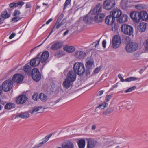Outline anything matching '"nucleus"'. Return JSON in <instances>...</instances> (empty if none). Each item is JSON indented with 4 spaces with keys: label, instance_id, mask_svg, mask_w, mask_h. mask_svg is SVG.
I'll return each instance as SVG.
<instances>
[{
    "label": "nucleus",
    "instance_id": "1",
    "mask_svg": "<svg viewBox=\"0 0 148 148\" xmlns=\"http://www.w3.org/2000/svg\"><path fill=\"white\" fill-rule=\"evenodd\" d=\"M102 6L100 3H98L95 8L96 13L94 20L97 23L102 22L105 16V14L104 13H101L102 12Z\"/></svg>",
    "mask_w": 148,
    "mask_h": 148
},
{
    "label": "nucleus",
    "instance_id": "2",
    "mask_svg": "<svg viewBox=\"0 0 148 148\" xmlns=\"http://www.w3.org/2000/svg\"><path fill=\"white\" fill-rule=\"evenodd\" d=\"M74 72L79 75H83L85 72V67L83 63L76 62L73 65Z\"/></svg>",
    "mask_w": 148,
    "mask_h": 148
},
{
    "label": "nucleus",
    "instance_id": "3",
    "mask_svg": "<svg viewBox=\"0 0 148 148\" xmlns=\"http://www.w3.org/2000/svg\"><path fill=\"white\" fill-rule=\"evenodd\" d=\"M121 30L125 34L130 36L132 35L134 32L133 27L126 24H123L121 25Z\"/></svg>",
    "mask_w": 148,
    "mask_h": 148
},
{
    "label": "nucleus",
    "instance_id": "4",
    "mask_svg": "<svg viewBox=\"0 0 148 148\" xmlns=\"http://www.w3.org/2000/svg\"><path fill=\"white\" fill-rule=\"evenodd\" d=\"M138 48L137 43L134 42H130L126 46V51L127 52H134L137 50Z\"/></svg>",
    "mask_w": 148,
    "mask_h": 148
},
{
    "label": "nucleus",
    "instance_id": "5",
    "mask_svg": "<svg viewBox=\"0 0 148 148\" xmlns=\"http://www.w3.org/2000/svg\"><path fill=\"white\" fill-rule=\"evenodd\" d=\"M31 75L33 79L36 82L39 81L41 79V73L37 68H34L32 70Z\"/></svg>",
    "mask_w": 148,
    "mask_h": 148
},
{
    "label": "nucleus",
    "instance_id": "6",
    "mask_svg": "<svg viewBox=\"0 0 148 148\" xmlns=\"http://www.w3.org/2000/svg\"><path fill=\"white\" fill-rule=\"evenodd\" d=\"M13 84V82L11 80H7L3 83L2 88L5 92L9 91L12 88Z\"/></svg>",
    "mask_w": 148,
    "mask_h": 148
},
{
    "label": "nucleus",
    "instance_id": "7",
    "mask_svg": "<svg viewBox=\"0 0 148 148\" xmlns=\"http://www.w3.org/2000/svg\"><path fill=\"white\" fill-rule=\"evenodd\" d=\"M115 2L114 0H106L103 3V8L107 10H110L114 7Z\"/></svg>",
    "mask_w": 148,
    "mask_h": 148
},
{
    "label": "nucleus",
    "instance_id": "8",
    "mask_svg": "<svg viewBox=\"0 0 148 148\" xmlns=\"http://www.w3.org/2000/svg\"><path fill=\"white\" fill-rule=\"evenodd\" d=\"M63 45L62 42L61 41H57L52 43L50 48L52 50L56 51L61 48Z\"/></svg>",
    "mask_w": 148,
    "mask_h": 148
},
{
    "label": "nucleus",
    "instance_id": "9",
    "mask_svg": "<svg viewBox=\"0 0 148 148\" xmlns=\"http://www.w3.org/2000/svg\"><path fill=\"white\" fill-rule=\"evenodd\" d=\"M121 43L120 37L117 35L114 36L112 39L113 48L116 49L119 47Z\"/></svg>",
    "mask_w": 148,
    "mask_h": 148
},
{
    "label": "nucleus",
    "instance_id": "10",
    "mask_svg": "<svg viewBox=\"0 0 148 148\" xmlns=\"http://www.w3.org/2000/svg\"><path fill=\"white\" fill-rule=\"evenodd\" d=\"M130 16L134 21L138 23L140 22L141 17L140 12L135 11L133 12L130 14Z\"/></svg>",
    "mask_w": 148,
    "mask_h": 148
},
{
    "label": "nucleus",
    "instance_id": "11",
    "mask_svg": "<svg viewBox=\"0 0 148 148\" xmlns=\"http://www.w3.org/2000/svg\"><path fill=\"white\" fill-rule=\"evenodd\" d=\"M40 53H38L36 56V58L32 59L30 62V64L31 66L34 67L38 66L40 63L41 62L39 58Z\"/></svg>",
    "mask_w": 148,
    "mask_h": 148
},
{
    "label": "nucleus",
    "instance_id": "12",
    "mask_svg": "<svg viewBox=\"0 0 148 148\" xmlns=\"http://www.w3.org/2000/svg\"><path fill=\"white\" fill-rule=\"evenodd\" d=\"M27 100V97L24 95H20L16 99V103L20 104L25 103Z\"/></svg>",
    "mask_w": 148,
    "mask_h": 148
},
{
    "label": "nucleus",
    "instance_id": "13",
    "mask_svg": "<svg viewBox=\"0 0 148 148\" xmlns=\"http://www.w3.org/2000/svg\"><path fill=\"white\" fill-rule=\"evenodd\" d=\"M147 25H148L147 23L144 22H142L140 23L139 25H138L136 24L135 25V27L137 29L138 31L142 32L145 31L146 29Z\"/></svg>",
    "mask_w": 148,
    "mask_h": 148
},
{
    "label": "nucleus",
    "instance_id": "14",
    "mask_svg": "<svg viewBox=\"0 0 148 148\" xmlns=\"http://www.w3.org/2000/svg\"><path fill=\"white\" fill-rule=\"evenodd\" d=\"M24 77L21 74H16L13 76L12 81L14 82L19 83L23 81Z\"/></svg>",
    "mask_w": 148,
    "mask_h": 148
},
{
    "label": "nucleus",
    "instance_id": "15",
    "mask_svg": "<svg viewBox=\"0 0 148 148\" xmlns=\"http://www.w3.org/2000/svg\"><path fill=\"white\" fill-rule=\"evenodd\" d=\"M74 56L77 59L82 60L86 57V54L82 51H77L75 52Z\"/></svg>",
    "mask_w": 148,
    "mask_h": 148
},
{
    "label": "nucleus",
    "instance_id": "16",
    "mask_svg": "<svg viewBox=\"0 0 148 148\" xmlns=\"http://www.w3.org/2000/svg\"><path fill=\"white\" fill-rule=\"evenodd\" d=\"M76 77V74L73 70H71L67 73L66 78L73 82L75 80Z\"/></svg>",
    "mask_w": 148,
    "mask_h": 148
},
{
    "label": "nucleus",
    "instance_id": "17",
    "mask_svg": "<svg viewBox=\"0 0 148 148\" xmlns=\"http://www.w3.org/2000/svg\"><path fill=\"white\" fill-rule=\"evenodd\" d=\"M40 53L39 58L41 60V62L43 63L45 62L49 57V54L47 51H44L42 54L40 55Z\"/></svg>",
    "mask_w": 148,
    "mask_h": 148
},
{
    "label": "nucleus",
    "instance_id": "18",
    "mask_svg": "<svg viewBox=\"0 0 148 148\" xmlns=\"http://www.w3.org/2000/svg\"><path fill=\"white\" fill-rule=\"evenodd\" d=\"M121 14L122 12L121 10L118 9H114L112 11L111 15L115 19L119 18L121 15Z\"/></svg>",
    "mask_w": 148,
    "mask_h": 148
},
{
    "label": "nucleus",
    "instance_id": "19",
    "mask_svg": "<svg viewBox=\"0 0 148 148\" xmlns=\"http://www.w3.org/2000/svg\"><path fill=\"white\" fill-rule=\"evenodd\" d=\"M61 145L62 148H74L73 143L69 141H66L62 143Z\"/></svg>",
    "mask_w": 148,
    "mask_h": 148
},
{
    "label": "nucleus",
    "instance_id": "20",
    "mask_svg": "<svg viewBox=\"0 0 148 148\" xmlns=\"http://www.w3.org/2000/svg\"><path fill=\"white\" fill-rule=\"evenodd\" d=\"M93 19L92 15L88 14L84 17L83 21L86 24H90L92 23Z\"/></svg>",
    "mask_w": 148,
    "mask_h": 148
},
{
    "label": "nucleus",
    "instance_id": "21",
    "mask_svg": "<svg viewBox=\"0 0 148 148\" xmlns=\"http://www.w3.org/2000/svg\"><path fill=\"white\" fill-rule=\"evenodd\" d=\"M118 77L119 79H120L121 81L122 82H123L124 81L125 82H130L131 81H134L136 80H140V79L137 77H131L130 78H127L124 80L123 77H122L121 75L119 74L118 75Z\"/></svg>",
    "mask_w": 148,
    "mask_h": 148
},
{
    "label": "nucleus",
    "instance_id": "22",
    "mask_svg": "<svg viewBox=\"0 0 148 148\" xmlns=\"http://www.w3.org/2000/svg\"><path fill=\"white\" fill-rule=\"evenodd\" d=\"M128 18L129 17L127 15L121 14L117 20V21L119 23H122L127 22Z\"/></svg>",
    "mask_w": 148,
    "mask_h": 148
},
{
    "label": "nucleus",
    "instance_id": "23",
    "mask_svg": "<svg viewBox=\"0 0 148 148\" xmlns=\"http://www.w3.org/2000/svg\"><path fill=\"white\" fill-rule=\"evenodd\" d=\"M87 147L88 148H93L96 145L97 142L91 138L87 139Z\"/></svg>",
    "mask_w": 148,
    "mask_h": 148
},
{
    "label": "nucleus",
    "instance_id": "24",
    "mask_svg": "<svg viewBox=\"0 0 148 148\" xmlns=\"http://www.w3.org/2000/svg\"><path fill=\"white\" fill-rule=\"evenodd\" d=\"M115 19L111 15L107 16L106 18L105 22L106 24L110 25L113 23H114Z\"/></svg>",
    "mask_w": 148,
    "mask_h": 148
},
{
    "label": "nucleus",
    "instance_id": "25",
    "mask_svg": "<svg viewBox=\"0 0 148 148\" xmlns=\"http://www.w3.org/2000/svg\"><path fill=\"white\" fill-rule=\"evenodd\" d=\"M64 50L69 53H71L75 51V48L73 46H66L63 48Z\"/></svg>",
    "mask_w": 148,
    "mask_h": 148
},
{
    "label": "nucleus",
    "instance_id": "26",
    "mask_svg": "<svg viewBox=\"0 0 148 148\" xmlns=\"http://www.w3.org/2000/svg\"><path fill=\"white\" fill-rule=\"evenodd\" d=\"M114 110V108L109 106L106 110L103 112V114L104 116H108L109 114L112 113Z\"/></svg>",
    "mask_w": 148,
    "mask_h": 148
},
{
    "label": "nucleus",
    "instance_id": "27",
    "mask_svg": "<svg viewBox=\"0 0 148 148\" xmlns=\"http://www.w3.org/2000/svg\"><path fill=\"white\" fill-rule=\"evenodd\" d=\"M73 82L71 81L70 80L66 78L64 81L63 82L62 85L64 88L67 89L69 88L71 86V84Z\"/></svg>",
    "mask_w": 148,
    "mask_h": 148
},
{
    "label": "nucleus",
    "instance_id": "28",
    "mask_svg": "<svg viewBox=\"0 0 148 148\" xmlns=\"http://www.w3.org/2000/svg\"><path fill=\"white\" fill-rule=\"evenodd\" d=\"M1 16L3 18H1V20H3L4 19H7L10 17V14L7 13L6 10H5L4 11H3L1 14Z\"/></svg>",
    "mask_w": 148,
    "mask_h": 148
},
{
    "label": "nucleus",
    "instance_id": "29",
    "mask_svg": "<svg viewBox=\"0 0 148 148\" xmlns=\"http://www.w3.org/2000/svg\"><path fill=\"white\" fill-rule=\"evenodd\" d=\"M141 19L143 21H146L148 19V14L146 12L142 11L140 12Z\"/></svg>",
    "mask_w": 148,
    "mask_h": 148
},
{
    "label": "nucleus",
    "instance_id": "30",
    "mask_svg": "<svg viewBox=\"0 0 148 148\" xmlns=\"http://www.w3.org/2000/svg\"><path fill=\"white\" fill-rule=\"evenodd\" d=\"M85 64V66L87 69H90L94 64L93 61L91 59H87Z\"/></svg>",
    "mask_w": 148,
    "mask_h": 148
},
{
    "label": "nucleus",
    "instance_id": "31",
    "mask_svg": "<svg viewBox=\"0 0 148 148\" xmlns=\"http://www.w3.org/2000/svg\"><path fill=\"white\" fill-rule=\"evenodd\" d=\"M79 148H84L85 145V141L84 139H80L77 142Z\"/></svg>",
    "mask_w": 148,
    "mask_h": 148
},
{
    "label": "nucleus",
    "instance_id": "32",
    "mask_svg": "<svg viewBox=\"0 0 148 148\" xmlns=\"http://www.w3.org/2000/svg\"><path fill=\"white\" fill-rule=\"evenodd\" d=\"M23 70L27 75H30L31 68L29 66L26 64L24 66Z\"/></svg>",
    "mask_w": 148,
    "mask_h": 148
},
{
    "label": "nucleus",
    "instance_id": "33",
    "mask_svg": "<svg viewBox=\"0 0 148 148\" xmlns=\"http://www.w3.org/2000/svg\"><path fill=\"white\" fill-rule=\"evenodd\" d=\"M52 134H50L49 135L46 136L45 138L42 139V142H40L38 146V147H39L41 145L45 143L46 142L49 140V139L52 136Z\"/></svg>",
    "mask_w": 148,
    "mask_h": 148
},
{
    "label": "nucleus",
    "instance_id": "34",
    "mask_svg": "<svg viewBox=\"0 0 148 148\" xmlns=\"http://www.w3.org/2000/svg\"><path fill=\"white\" fill-rule=\"evenodd\" d=\"M29 117V114L27 112L21 113L19 115H17L16 117H21L22 118L26 119Z\"/></svg>",
    "mask_w": 148,
    "mask_h": 148
},
{
    "label": "nucleus",
    "instance_id": "35",
    "mask_svg": "<svg viewBox=\"0 0 148 148\" xmlns=\"http://www.w3.org/2000/svg\"><path fill=\"white\" fill-rule=\"evenodd\" d=\"M15 105L11 103H9L6 104L5 108L6 109H10L15 107Z\"/></svg>",
    "mask_w": 148,
    "mask_h": 148
},
{
    "label": "nucleus",
    "instance_id": "36",
    "mask_svg": "<svg viewBox=\"0 0 148 148\" xmlns=\"http://www.w3.org/2000/svg\"><path fill=\"white\" fill-rule=\"evenodd\" d=\"M110 25H111V29L112 31H115L116 30H117L119 27V25L117 23H113Z\"/></svg>",
    "mask_w": 148,
    "mask_h": 148
},
{
    "label": "nucleus",
    "instance_id": "37",
    "mask_svg": "<svg viewBox=\"0 0 148 148\" xmlns=\"http://www.w3.org/2000/svg\"><path fill=\"white\" fill-rule=\"evenodd\" d=\"M39 98L42 101H46L48 99L47 96L43 93H41L39 95Z\"/></svg>",
    "mask_w": 148,
    "mask_h": 148
},
{
    "label": "nucleus",
    "instance_id": "38",
    "mask_svg": "<svg viewBox=\"0 0 148 148\" xmlns=\"http://www.w3.org/2000/svg\"><path fill=\"white\" fill-rule=\"evenodd\" d=\"M108 105V103H106L105 102L103 101L102 103L99 104L98 106H97L96 109L97 108L101 109H104Z\"/></svg>",
    "mask_w": 148,
    "mask_h": 148
},
{
    "label": "nucleus",
    "instance_id": "39",
    "mask_svg": "<svg viewBox=\"0 0 148 148\" xmlns=\"http://www.w3.org/2000/svg\"><path fill=\"white\" fill-rule=\"evenodd\" d=\"M63 52L62 51H58L54 54V56L58 58H59L63 56Z\"/></svg>",
    "mask_w": 148,
    "mask_h": 148
},
{
    "label": "nucleus",
    "instance_id": "40",
    "mask_svg": "<svg viewBox=\"0 0 148 148\" xmlns=\"http://www.w3.org/2000/svg\"><path fill=\"white\" fill-rule=\"evenodd\" d=\"M59 21H56L55 24L54 25L53 27V29H54L55 28L58 29L62 25V22L59 23Z\"/></svg>",
    "mask_w": 148,
    "mask_h": 148
},
{
    "label": "nucleus",
    "instance_id": "41",
    "mask_svg": "<svg viewBox=\"0 0 148 148\" xmlns=\"http://www.w3.org/2000/svg\"><path fill=\"white\" fill-rule=\"evenodd\" d=\"M42 109V108L41 107H38L36 108H34L30 112L31 114H33L36 112H38Z\"/></svg>",
    "mask_w": 148,
    "mask_h": 148
},
{
    "label": "nucleus",
    "instance_id": "42",
    "mask_svg": "<svg viewBox=\"0 0 148 148\" xmlns=\"http://www.w3.org/2000/svg\"><path fill=\"white\" fill-rule=\"evenodd\" d=\"M135 8L137 9L138 10H142L144 8V5L142 4H138L135 6Z\"/></svg>",
    "mask_w": 148,
    "mask_h": 148
},
{
    "label": "nucleus",
    "instance_id": "43",
    "mask_svg": "<svg viewBox=\"0 0 148 148\" xmlns=\"http://www.w3.org/2000/svg\"><path fill=\"white\" fill-rule=\"evenodd\" d=\"M121 6L122 8L124 10L126 9L128 6L127 3L126 2L121 3Z\"/></svg>",
    "mask_w": 148,
    "mask_h": 148
},
{
    "label": "nucleus",
    "instance_id": "44",
    "mask_svg": "<svg viewBox=\"0 0 148 148\" xmlns=\"http://www.w3.org/2000/svg\"><path fill=\"white\" fill-rule=\"evenodd\" d=\"M21 12L20 11L16 10L13 13L12 15L14 16H19V15L20 14Z\"/></svg>",
    "mask_w": 148,
    "mask_h": 148
},
{
    "label": "nucleus",
    "instance_id": "45",
    "mask_svg": "<svg viewBox=\"0 0 148 148\" xmlns=\"http://www.w3.org/2000/svg\"><path fill=\"white\" fill-rule=\"evenodd\" d=\"M21 19V18L19 16H15L14 17L11 19V20L14 22H16Z\"/></svg>",
    "mask_w": 148,
    "mask_h": 148
},
{
    "label": "nucleus",
    "instance_id": "46",
    "mask_svg": "<svg viewBox=\"0 0 148 148\" xmlns=\"http://www.w3.org/2000/svg\"><path fill=\"white\" fill-rule=\"evenodd\" d=\"M90 69H87L86 68V70H85V75L86 76H88L90 75Z\"/></svg>",
    "mask_w": 148,
    "mask_h": 148
},
{
    "label": "nucleus",
    "instance_id": "47",
    "mask_svg": "<svg viewBox=\"0 0 148 148\" xmlns=\"http://www.w3.org/2000/svg\"><path fill=\"white\" fill-rule=\"evenodd\" d=\"M136 88V86H134L128 89L127 90L125 91V93L128 92H130L132 91L133 90H134Z\"/></svg>",
    "mask_w": 148,
    "mask_h": 148
},
{
    "label": "nucleus",
    "instance_id": "48",
    "mask_svg": "<svg viewBox=\"0 0 148 148\" xmlns=\"http://www.w3.org/2000/svg\"><path fill=\"white\" fill-rule=\"evenodd\" d=\"M71 1V0H66L64 7V9H65L66 8L67 5L70 3Z\"/></svg>",
    "mask_w": 148,
    "mask_h": 148
},
{
    "label": "nucleus",
    "instance_id": "49",
    "mask_svg": "<svg viewBox=\"0 0 148 148\" xmlns=\"http://www.w3.org/2000/svg\"><path fill=\"white\" fill-rule=\"evenodd\" d=\"M112 97V95H108L105 98V100L103 101L104 102H105L106 103H108L107 102L109 101L111 99Z\"/></svg>",
    "mask_w": 148,
    "mask_h": 148
},
{
    "label": "nucleus",
    "instance_id": "50",
    "mask_svg": "<svg viewBox=\"0 0 148 148\" xmlns=\"http://www.w3.org/2000/svg\"><path fill=\"white\" fill-rule=\"evenodd\" d=\"M144 45L145 49L148 50V39L144 43Z\"/></svg>",
    "mask_w": 148,
    "mask_h": 148
},
{
    "label": "nucleus",
    "instance_id": "51",
    "mask_svg": "<svg viewBox=\"0 0 148 148\" xmlns=\"http://www.w3.org/2000/svg\"><path fill=\"white\" fill-rule=\"evenodd\" d=\"M24 4V2L22 1H19L17 3H16V7H18L19 5L21 6H22Z\"/></svg>",
    "mask_w": 148,
    "mask_h": 148
},
{
    "label": "nucleus",
    "instance_id": "52",
    "mask_svg": "<svg viewBox=\"0 0 148 148\" xmlns=\"http://www.w3.org/2000/svg\"><path fill=\"white\" fill-rule=\"evenodd\" d=\"M133 106V104L131 102H129L127 103V107L128 108H131Z\"/></svg>",
    "mask_w": 148,
    "mask_h": 148
},
{
    "label": "nucleus",
    "instance_id": "53",
    "mask_svg": "<svg viewBox=\"0 0 148 148\" xmlns=\"http://www.w3.org/2000/svg\"><path fill=\"white\" fill-rule=\"evenodd\" d=\"M9 7L11 8H13V7H16V3H12L9 4Z\"/></svg>",
    "mask_w": 148,
    "mask_h": 148
},
{
    "label": "nucleus",
    "instance_id": "54",
    "mask_svg": "<svg viewBox=\"0 0 148 148\" xmlns=\"http://www.w3.org/2000/svg\"><path fill=\"white\" fill-rule=\"evenodd\" d=\"M54 29H53V28H52L51 30V32H50L49 35H48V36L45 39V40L43 42V43L41 44V45L47 39V38L49 37L50 36V35L51 34V33H52V32H53V30H54ZM41 45V44L40 45H39V46H40V45Z\"/></svg>",
    "mask_w": 148,
    "mask_h": 148
},
{
    "label": "nucleus",
    "instance_id": "55",
    "mask_svg": "<svg viewBox=\"0 0 148 148\" xmlns=\"http://www.w3.org/2000/svg\"><path fill=\"white\" fill-rule=\"evenodd\" d=\"M100 70V69L99 68H96L95 69L94 71V73L95 74L99 72Z\"/></svg>",
    "mask_w": 148,
    "mask_h": 148
},
{
    "label": "nucleus",
    "instance_id": "56",
    "mask_svg": "<svg viewBox=\"0 0 148 148\" xmlns=\"http://www.w3.org/2000/svg\"><path fill=\"white\" fill-rule=\"evenodd\" d=\"M63 17V15H60L58 17L57 21H59V22H60V21L61 20L62 18Z\"/></svg>",
    "mask_w": 148,
    "mask_h": 148
},
{
    "label": "nucleus",
    "instance_id": "57",
    "mask_svg": "<svg viewBox=\"0 0 148 148\" xmlns=\"http://www.w3.org/2000/svg\"><path fill=\"white\" fill-rule=\"evenodd\" d=\"M106 40H103L102 42V44L103 47L104 48H105L106 47Z\"/></svg>",
    "mask_w": 148,
    "mask_h": 148
},
{
    "label": "nucleus",
    "instance_id": "58",
    "mask_svg": "<svg viewBox=\"0 0 148 148\" xmlns=\"http://www.w3.org/2000/svg\"><path fill=\"white\" fill-rule=\"evenodd\" d=\"M104 92L103 90H101L99 91L97 93V96H100L102 95Z\"/></svg>",
    "mask_w": 148,
    "mask_h": 148
},
{
    "label": "nucleus",
    "instance_id": "59",
    "mask_svg": "<svg viewBox=\"0 0 148 148\" xmlns=\"http://www.w3.org/2000/svg\"><path fill=\"white\" fill-rule=\"evenodd\" d=\"M37 95L36 94H34L32 97V99L34 100H37Z\"/></svg>",
    "mask_w": 148,
    "mask_h": 148
},
{
    "label": "nucleus",
    "instance_id": "60",
    "mask_svg": "<svg viewBox=\"0 0 148 148\" xmlns=\"http://www.w3.org/2000/svg\"><path fill=\"white\" fill-rule=\"evenodd\" d=\"M15 36V34L14 33H12L9 36V38L10 39H12Z\"/></svg>",
    "mask_w": 148,
    "mask_h": 148
},
{
    "label": "nucleus",
    "instance_id": "61",
    "mask_svg": "<svg viewBox=\"0 0 148 148\" xmlns=\"http://www.w3.org/2000/svg\"><path fill=\"white\" fill-rule=\"evenodd\" d=\"M61 99H57L56 101H55L53 102V105H55L57 103H58L59 102V101Z\"/></svg>",
    "mask_w": 148,
    "mask_h": 148
},
{
    "label": "nucleus",
    "instance_id": "62",
    "mask_svg": "<svg viewBox=\"0 0 148 148\" xmlns=\"http://www.w3.org/2000/svg\"><path fill=\"white\" fill-rule=\"evenodd\" d=\"M93 43H95V47H96L98 45H99V41H96L95 42H94Z\"/></svg>",
    "mask_w": 148,
    "mask_h": 148
},
{
    "label": "nucleus",
    "instance_id": "63",
    "mask_svg": "<svg viewBox=\"0 0 148 148\" xmlns=\"http://www.w3.org/2000/svg\"><path fill=\"white\" fill-rule=\"evenodd\" d=\"M52 21V18H50L49 19V20H48L46 23V24H48L50 22H51Z\"/></svg>",
    "mask_w": 148,
    "mask_h": 148
},
{
    "label": "nucleus",
    "instance_id": "64",
    "mask_svg": "<svg viewBox=\"0 0 148 148\" xmlns=\"http://www.w3.org/2000/svg\"><path fill=\"white\" fill-rule=\"evenodd\" d=\"M69 30H66L63 34V35L64 36H65L69 32Z\"/></svg>",
    "mask_w": 148,
    "mask_h": 148
}]
</instances>
